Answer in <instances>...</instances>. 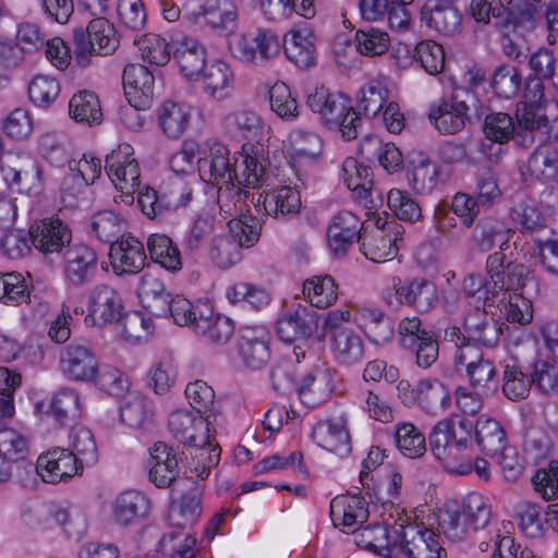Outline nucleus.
Masks as SVG:
<instances>
[{
  "instance_id": "nucleus-51",
  "label": "nucleus",
  "mask_w": 558,
  "mask_h": 558,
  "mask_svg": "<svg viewBox=\"0 0 558 558\" xmlns=\"http://www.w3.org/2000/svg\"><path fill=\"white\" fill-rule=\"evenodd\" d=\"M69 113L76 122L87 125L99 124L102 121L100 101L95 93L88 90H81L72 96Z\"/></svg>"
},
{
  "instance_id": "nucleus-19",
  "label": "nucleus",
  "mask_w": 558,
  "mask_h": 558,
  "mask_svg": "<svg viewBox=\"0 0 558 558\" xmlns=\"http://www.w3.org/2000/svg\"><path fill=\"white\" fill-rule=\"evenodd\" d=\"M335 369L325 363L314 364L296 388L302 403L315 408L327 401L335 390Z\"/></svg>"
},
{
  "instance_id": "nucleus-9",
  "label": "nucleus",
  "mask_w": 558,
  "mask_h": 558,
  "mask_svg": "<svg viewBox=\"0 0 558 558\" xmlns=\"http://www.w3.org/2000/svg\"><path fill=\"white\" fill-rule=\"evenodd\" d=\"M441 551L439 536L433 530L400 524L396 558H439Z\"/></svg>"
},
{
  "instance_id": "nucleus-59",
  "label": "nucleus",
  "mask_w": 558,
  "mask_h": 558,
  "mask_svg": "<svg viewBox=\"0 0 558 558\" xmlns=\"http://www.w3.org/2000/svg\"><path fill=\"white\" fill-rule=\"evenodd\" d=\"M225 130L234 137L256 140L262 133L259 117L250 110H238L227 114L222 120Z\"/></svg>"
},
{
  "instance_id": "nucleus-52",
  "label": "nucleus",
  "mask_w": 558,
  "mask_h": 558,
  "mask_svg": "<svg viewBox=\"0 0 558 558\" xmlns=\"http://www.w3.org/2000/svg\"><path fill=\"white\" fill-rule=\"evenodd\" d=\"M303 294L312 306L325 308L338 298V284L329 275L314 276L303 283Z\"/></svg>"
},
{
  "instance_id": "nucleus-23",
  "label": "nucleus",
  "mask_w": 558,
  "mask_h": 558,
  "mask_svg": "<svg viewBox=\"0 0 558 558\" xmlns=\"http://www.w3.org/2000/svg\"><path fill=\"white\" fill-rule=\"evenodd\" d=\"M393 288L398 304L411 306L421 313L429 312L438 301L435 283L423 277L404 282L400 278H393Z\"/></svg>"
},
{
  "instance_id": "nucleus-3",
  "label": "nucleus",
  "mask_w": 558,
  "mask_h": 558,
  "mask_svg": "<svg viewBox=\"0 0 558 558\" xmlns=\"http://www.w3.org/2000/svg\"><path fill=\"white\" fill-rule=\"evenodd\" d=\"M350 317L349 311H333L326 316L324 326L336 360L345 365L361 362L364 355L361 337L347 325Z\"/></svg>"
},
{
  "instance_id": "nucleus-7",
  "label": "nucleus",
  "mask_w": 558,
  "mask_h": 558,
  "mask_svg": "<svg viewBox=\"0 0 558 558\" xmlns=\"http://www.w3.org/2000/svg\"><path fill=\"white\" fill-rule=\"evenodd\" d=\"M45 158L54 166L69 163L70 174L63 179L62 192L64 195L74 197L83 187L94 183L95 179L101 172V161L98 158L83 155L78 160H68V156L61 147H52L49 153H45Z\"/></svg>"
},
{
  "instance_id": "nucleus-26",
  "label": "nucleus",
  "mask_w": 558,
  "mask_h": 558,
  "mask_svg": "<svg viewBox=\"0 0 558 558\" xmlns=\"http://www.w3.org/2000/svg\"><path fill=\"white\" fill-rule=\"evenodd\" d=\"M123 304L119 292L109 284H98L89 291L88 315L93 324H112L122 317Z\"/></svg>"
},
{
  "instance_id": "nucleus-11",
  "label": "nucleus",
  "mask_w": 558,
  "mask_h": 558,
  "mask_svg": "<svg viewBox=\"0 0 558 558\" xmlns=\"http://www.w3.org/2000/svg\"><path fill=\"white\" fill-rule=\"evenodd\" d=\"M63 276L68 284L81 288L89 284L97 272L95 250L84 243H73L63 252Z\"/></svg>"
},
{
  "instance_id": "nucleus-33",
  "label": "nucleus",
  "mask_w": 558,
  "mask_h": 558,
  "mask_svg": "<svg viewBox=\"0 0 558 558\" xmlns=\"http://www.w3.org/2000/svg\"><path fill=\"white\" fill-rule=\"evenodd\" d=\"M469 109L464 100L456 97L450 100L440 99L430 105L428 119L440 133L454 134L464 128Z\"/></svg>"
},
{
  "instance_id": "nucleus-50",
  "label": "nucleus",
  "mask_w": 558,
  "mask_h": 558,
  "mask_svg": "<svg viewBox=\"0 0 558 558\" xmlns=\"http://www.w3.org/2000/svg\"><path fill=\"white\" fill-rule=\"evenodd\" d=\"M530 173L543 182H558V148L541 145L527 160Z\"/></svg>"
},
{
  "instance_id": "nucleus-57",
  "label": "nucleus",
  "mask_w": 558,
  "mask_h": 558,
  "mask_svg": "<svg viewBox=\"0 0 558 558\" xmlns=\"http://www.w3.org/2000/svg\"><path fill=\"white\" fill-rule=\"evenodd\" d=\"M49 414L61 425L75 422L82 414L78 393L69 388L57 391L51 399Z\"/></svg>"
},
{
  "instance_id": "nucleus-31",
  "label": "nucleus",
  "mask_w": 558,
  "mask_h": 558,
  "mask_svg": "<svg viewBox=\"0 0 558 558\" xmlns=\"http://www.w3.org/2000/svg\"><path fill=\"white\" fill-rule=\"evenodd\" d=\"M505 323L495 319L485 310L475 307L463 319L464 331L471 338V342L485 348H496L504 333Z\"/></svg>"
},
{
  "instance_id": "nucleus-16",
  "label": "nucleus",
  "mask_w": 558,
  "mask_h": 558,
  "mask_svg": "<svg viewBox=\"0 0 558 558\" xmlns=\"http://www.w3.org/2000/svg\"><path fill=\"white\" fill-rule=\"evenodd\" d=\"M28 233L35 248L45 255L63 254L66 246L72 244V232L59 218L50 217L35 221Z\"/></svg>"
},
{
  "instance_id": "nucleus-56",
  "label": "nucleus",
  "mask_w": 558,
  "mask_h": 558,
  "mask_svg": "<svg viewBox=\"0 0 558 558\" xmlns=\"http://www.w3.org/2000/svg\"><path fill=\"white\" fill-rule=\"evenodd\" d=\"M369 340L376 344L388 343L395 335L392 319L378 308H363L360 313Z\"/></svg>"
},
{
  "instance_id": "nucleus-39",
  "label": "nucleus",
  "mask_w": 558,
  "mask_h": 558,
  "mask_svg": "<svg viewBox=\"0 0 558 558\" xmlns=\"http://www.w3.org/2000/svg\"><path fill=\"white\" fill-rule=\"evenodd\" d=\"M312 438L319 447L340 458L351 452L349 432L340 421H319L313 428Z\"/></svg>"
},
{
  "instance_id": "nucleus-38",
  "label": "nucleus",
  "mask_w": 558,
  "mask_h": 558,
  "mask_svg": "<svg viewBox=\"0 0 558 558\" xmlns=\"http://www.w3.org/2000/svg\"><path fill=\"white\" fill-rule=\"evenodd\" d=\"M202 512V492L197 486H193L180 497L172 499L168 521L171 526L184 530L193 526Z\"/></svg>"
},
{
  "instance_id": "nucleus-41",
  "label": "nucleus",
  "mask_w": 558,
  "mask_h": 558,
  "mask_svg": "<svg viewBox=\"0 0 558 558\" xmlns=\"http://www.w3.org/2000/svg\"><path fill=\"white\" fill-rule=\"evenodd\" d=\"M511 230L506 223L494 217L482 218L473 228L472 240L481 252H489L496 246L508 250Z\"/></svg>"
},
{
  "instance_id": "nucleus-14",
  "label": "nucleus",
  "mask_w": 558,
  "mask_h": 558,
  "mask_svg": "<svg viewBox=\"0 0 558 558\" xmlns=\"http://www.w3.org/2000/svg\"><path fill=\"white\" fill-rule=\"evenodd\" d=\"M367 226L352 211L340 210L330 220L327 228V241L331 252L344 256L355 241L362 242Z\"/></svg>"
},
{
  "instance_id": "nucleus-43",
  "label": "nucleus",
  "mask_w": 558,
  "mask_h": 558,
  "mask_svg": "<svg viewBox=\"0 0 558 558\" xmlns=\"http://www.w3.org/2000/svg\"><path fill=\"white\" fill-rule=\"evenodd\" d=\"M206 49L194 38H183L173 51V58L178 63L182 75L190 80H198L206 68Z\"/></svg>"
},
{
  "instance_id": "nucleus-27",
  "label": "nucleus",
  "mask_w": 558,
  "mask_h": 558,
  "mask_svg": "<svg viewBox=\"0 0 558 558\" xmlns=\"http://www.w3.org/2000/svg\"><path fill=\"white\" fill-rule=\"evenodd\" d=\"M319 315L311 306L299 304L277 322V333L284 342L308 339L318 328Z\"/></svg>"
},
{
  "instance_id": "nucleus-55",
  "label": "nucleus",
  "mask_w": 558,
  "mask_h": 558,
  "mask_svg": "<svg viewBox=\"0 0 558 558\" xmlns=\"http://www.w3.org/2000/svg\"><path fill=\"white\" fill-rule=\"evenodd\" d=\"M191 120L189 108L179 102L167 100L159 111V124L162 132L170 138H179L186 130Z\"/></svg>"
},
{
  "instance_id": "nucleus-8",
  "label": "nucleus",
  "mask_w": 558,
  "mask_h": 558,
  "mask_svg": "<svg viewBox=\"0 0 558 558\" xmlns=\"http://www.w3.org/2000/svg\"><path fill=\"white\" fill-rule=\"evenodd\" d=\"M454 366L465 368L469 385L480 393L494 395L498 390V376L492 360L485 359L477 347H466L453 357Z\"/></svg>"
},
{
  "instance_id": "nucleus-49",
  "label": "nucleus",
  "mask_w": 558,
  "mask_h": 558,
  "mask_svg": "<svg viewBox=\"0 0 558 558\" xmlns=\"http://www.w3.org/2000/svg\"><path fill=\"white\" fill-rule=\"evenodd\" d=\"M147 251L154 263L170 272H178L182 269V258L179 248L172 240L160 233L150 234L147 239Z\"/></svg>"
},
{
  "instance_id": "nucleus-5",
  "label": "nucleus",
  "mask_w": 558,
  "mask_h": 558,
  "mask_svg": "<svg viewBox=\"0 0 558 558\" xmlns=\"http://www.w3.org/2000/svg\"><path fill=\"white\" fill-rule=\"evenodd\" d=\"M4 181L21 193L38 195L45 184L44 172L38 161L27 154L9 153L0 163Z\"/></svg>"
},
{
  "instance_id": "nucleus-46",
  "label": "nucleus",
  "mask_w": 558,
  "mask_h": 558,
  "mask_svg": "<svg viewBox=\"0 0 558 558\" xmlns=\"http://www.w3.org/2000/svg\"><path fill=\"white\" fill-rule=\"evenodd\" d=\"M234 329L232 319L215 314L210 306H205L204 312H199V320L196 323L194 332L214 344H225L234 333Z\"/></svg>"
},
{
  "instance_id": "nucleus-30",
  "label": "nucleus",
  "mask_w": 558,
  "mask_h": 558,
  "mask_svg": "<svg viewBox=\"0 0 558 558\" xmlns=\"http://www.w3.org/2000/svg\"><path fill=\"white\" fill-rule=\"evenodd\" d=\"M368 504L359 495H339L330 501V518L336 527L350 533L367 521Z\"/></svg>"
},
{
  "instance_id": "nucleus-35",
  "label": "nucleus",
  "mask_w": 558,
  "mask_h": 558,
  "mask_svg": "<svg viewBox=\"0 0 558 558\" xmlns=\"http://www.w3.org/2000/svg\"><path fill=\"white\" fill-rule=\"evenodd\" d=\"M123 87L126 100L137 106H150L154 97L155 77L147 66L128 64L123 71Z\"/></svg>"
},
{
  "instance_id": "nucleus-48",
  "label": "nucleus",
  "mask_w": 558,
  "mask_h": 558,
  "mask_svg": "<svg viewBox=\"0 0 558 558\" xmlns=\"http://www.w3.org/2000/svg\"><path fill=\"white\" fill-rule=\"evenodd\" d=\"M142 304L151 314L158 317H166L167 303L171 295L166 290L165 283L151 274H145L141 277L137 289Z\"/></svg>"
},
{
  "instance_id": "nucleus-28",
  "label": "nucleus",
  "mask_w": 558,
  "mask_h": 558,
  "mask_svg": "<svg viewBox=\"0 0 558 558\" xmlns=\"http://www.w3.org/2000/svg\"><path fill=\"white\" fill-rule=\"evenodd\" d=\"M349 98L341 93H332L324 85L315 86L306 95V106L318 114L327 128H335L341 114L349 109Z\"/></svg>"
},
{
  "instance_id": "nucleus-54",
  "label": "nucleus",
  "mask_w": 558,
  "mask_h": 558,
  "mask_svg": "<svg viewBox=\"0 0 558 558\" xmlns=\"http://www.w3.org/2000/svg\"><path fill=\"white\" fill-rule=\"evenodd\" d=\"M459 508L474 532L486 529L493 519L492 505L488 498L480 493L468 494Z\"/></svg>"
},
{
  "instance_id": "nucleus-29",
  "label": "nucleus",
  "mask_w": 558,
  "mask_h": 558,
  "mask_svg": "<svg viewBox=\"0 0 558 558\" xmlns=\"http://www.w3.org/2000/svg\"><path fill=\"white\" fill-rule=\"evenodd\" d=\"M238 153L230 155L228 147L219 142H214L208 147V154L198 160L199 170L208 172V180L213 184L230 183L236 178Z\"/></svg>"
},
{
  "instance_id": "nucleus-34",
  "label": "nucleus",
  "mask_w": 558,
  "mask_h": 558,
  "mask_svg": "<svg viewBox=\"0 0 558 558\" xmlns=\"http://www.w3.org/2000/svg\"><path fill=\"white\" fill-rule=\"evenodd\" d=\"M530 276L531 271L525 265L518 262L507 263L494 279L488 280L485 303L494 305L500 295L502 296L500 301H502L508 292L517 293L522 290Z\"/></svg>"
},
{
  "instance_id": "nucleus-36",
  "label": "nucleus",
  "mask_w": 558,
  "mask_h": 558,
  "mask_svg": "<svg viewBox=\"0 0 558 558\" xmlns=\"http://www.w3.org/2000/svg\"><path fill=\"white\" fill-rule=\"evenodd\" d=\"M151 509L150 499L135 489L119 494L112 504L113 519L118 524L130 525L147 518Z\"/></svg>"
},
{
  "instance_id": "nucleus-60",
  "label": "nucleus",
  "mask_w": 558,
  "mask_h": 558,
  "mask_svg": "<svg viewBox=\"0 0 558 558\" xmlns=\"http://www.w3.org/2000/svg\"><path fill=\"white\" fill-rule=\"evenodd\" d=\"M395 442L398 450L408 458H420L426 451L424 434L412 423H398L395 426Z\"/></svg>"
},
{
  "instance_id": "nucleus-22",
  "label": "nucleus",
  "mask_w": 558,
  "mask_h": 558,
  "mask_svg": "<svg viewBox=\"0 0 558 558\" xmlns=\"http://www.w3.org/2000/svg\"><path fill=\"white\" fill-rule=\"evenodd\" d=\"M315 34L305 22L294 24L284 36L287 58L298 68L307 70L316 64Z\"/></svg>"
},
{
  "instance_id": "nucleus-63",
  "label": "nucleus",
  "mask_w": 558,
  "mask_h": 558,
  "mask_svg": "<svg viewBox=\"0 0 558 558\" xmlns=\"http://www.w3.org/2000/svg\"><path fill=\"white\" fill-rule=\"evenodd\" d=\"M236 178L234 181L244 187L256 189L262 185L265 173L264 159L256 153L254 155L238 153Z\"/></svg>"
},
{
  "instance_id": "nucleus-44",
  "label": "nucleus",
  "mask_w": 558,
  "mask_h": 558,
  "mask_svg": "<svg viewBox=\"0 0 558 558\" xmlns=\"http://www.w3.org/2000/svg\"><path fill=\"white\" fill-rule=\"evenodd\" d=\"M199 9L205 23L219 35L234 32L238 13L233 0H204Z\"/></svg>"
},
{
  "instance_id": "nucleus-15",
  "label": "nucleus",
  "mask_w": 558,
  "mask_h": 558,
  "mask_svg": "<svg viewBox=\"0 0 558 558\" xmlns=\"http://www.w3.org/2000/svg\"><path fill=\"white\" fill-rule=\"evenodd\" d=\"M536 5L527 0H497L495 27L513 35L531 31L536 24Z\"/></svg>"
},
{
  "instance_id": "nucleus-25",
  "label": "nucleus",
  "mask_w": 558,
  "mask_h": 558,
  "mask_svg": "<svg viewBox=\"0 0 558 558\" xmlns=\"http://www.w3.org/2000/svg\"><path fill=\"white\" fill-rule=\"evenodd\" d=\"M421 22L435 33L451 37L462 29V14L451 2L427 0L421 9Z\"/></svg>"
},
{
  "instance_id": "nucleus-40",
  "label": "nucleus",
  "mask_w": 558,
  "mask_h": 558,
  "mask_svg": "<svg viewBox=\"0 0 558 558\" xmlns=\"http://www.w3.org/2000/svg\"><path fill=\"white\" fill-rule=\"evenodd\" d=\"M260 204L267 215L277 219L293 217L302 207L299 190L289 185H281L262 194Z\"/></svg>"
},
{
  "instance_id": "nucleus-32",
  "label": "nucleus",
  "mask_w": 558,
  "mask_h": 558,
  "mask_svg": "<svg viewBox=\"0 0 558 558\" xmlns=\"http://www.w3.org/2000/svg\"><path fill=\"white\" fill-rule=\"evenodd\" d=\"M210 424L203 416L194 415L187 410L174 411L168 421L169 430L173 437L187 446L207 442Z\"/></svg>"
},
{
  "instance_id": "nucleus-62",
  "label": "nucleus",
  "mask_w": 558,
  "mask_h": 558,
  "mask_svg": "<svg viewBox=\"0 0 558 558\" xmlns=\"http://www.w3.org/2000/svg\"><path fill=\"white\" fill-rule=\"evenodd\" d=\"M120 416L121 421L131 428H142L147 423H150L153 408L150 402L144 397L130 393L121 404Z\"/></svg>"
},
{
  "instance_id": "nucleus-37",
  "label": "nucleus",
  "mask_w": 558,
  "mask_h": 558,
  "mask_svg": "<svg viewBox=\"0 0 558 558\" xmlns=\"http://www.w3.org/2000/svg\"><path fill=\"white\" fill-rule=\"evenodd\" d=\"M217 186V204L226 218L243 216L245 211H248V202L256 208L260 205L262 194L256 197L254 193L243 190L244 186L234 180Z\"/></svg>"
},
{
  "instance_id": "nucleus-53",
  "label": "nucleus",
  "mask_w": 558,
  "mask_h": 558,
  "mask_svg": "<svg viewBox=\"0 0 558 558\" xmlns=\"http://www.w3.org/2000/svg\"><path fill=\"white\" fill-rule=\"evenodd\" d=\"M532 385V375L522 371L521 365L514 357L505 360L502 375V391L510 400L524 399Z\"/></svg>"
},
{
  "instance_id": "nucleus-4",
  "label": "nucleus",
  "mask_w": 558,
  "mask_h": 558,
  "mask_svg": "<svg viewBox=\"0 0 558 558\" xmlns=\"http://www.w3.org/2000/svg\"><path fill=\"white\" fill-rule=\"evenodd\" d=\"M399 344L415 357L421 368L430 367L439 355V344L434 331L423 328L422 320L416 317H405L398 326Z\"/></svg>"
},
{
  "instance_id": "nucleus-13",
  "label": "nucleus",
  "mask_w": 558,
  "mask_h": 558,
  "mask_svg": "<svg viewBox=\"0 0 558 558\" xmlns=\"http://www.w3.org/2000/svg\"><path fill=\"white\" fill-rule=\"evenodd\" d=\"M280 47L279 36L271 29L265 28L243 34L236 43L239 58L256 65H263L275 58Z\"/></svg>"
},
{
  "instance_id": "nucleus-17",
  "label": "nucleus",
  "mask_w": 558,
  "mask_h": 558,
  "mask_svg": "<svg viewBox=\"0 0 558 558\" xmlns=\"http://www.w3.org/2000/svg\"><path fill=\"white\" fill-rule=\"evenodd\" d=\"M109 258L116 275H136L145 267L147 255L144 244L137 238L128 234L111 242Z\"/></svg>"
},
{
  "instance_id": "nucleus-47",
  "label": "nucleus",
  "mask_w": 558,
  "mask_h": 558,
  "mask_svg": "<svg viewBox=\"0 0 558 558\" xmlns=\"http://www.w3.org/2000/svg\"><path fill=\"white\" fill-rule=\"evenodd\" d=\"M475 441L483 453L496 457L507 447V435L497 420L482 415L475 422Z\"/></svg>"
},
{
  "instance_id": "nucleus-18",
  "label": "nucleus",
  "mask_w": 558,
  "mask_h": 558,
  "mask_svg": "<svg viewBox=\"0 0 558 558\" xmlns=\"http://www.w3.org/2000/svg\"><path fill=\"white\" fill-rule=\"evenodd\" d=\"M83 469L74 452L59 447L40 454L36 463L37 474L44 482L52 484L81 474Z\"/></svg>"
},
{
  "instance_id": "nucleus-2",
  "label": "nucleus",
  "mask_w": 558,
  "mask_h": 558,
  "mask_svg": "<svg viewBox=\"0 0 558 558\" xmlns=\"http://www.w3.org/2000/svg\"><path fill=\"white\" fill-rule=\"evenodd\" d=\"M119 47V37L112 23L105 17L92 20L86 29L73 32V49L76 62L86 66L93 54L109 56Z\"/></svg>"
},
{
  "instance_id": "nucleus-24",
  "label": "nucleus",
  "mask_w": 558,
  "mask_h": 558,
  "mask_svg": "<svg viewBox=\"0 0 558 558\" xmlns=\"http://www.w3.org/2000/svg\"><path fill=\"white\" fill-rule=\"evenodd\" d=\"M236 348L247 368L260 369L270 357L269 332L264 327L244 326L240 329Z\"/></svg>"
},
{
  "instance_id": "nucleus-45",
  "label": "nucleus",
  "mask_w": 558,
  "mask_h": 558,
  "mask_svg": "<svg viewBox=\"0 0 558 558\" xmlns=\"http://www.w3.org/2000/svg\"><path fill=\"white\" fill-rule=\"evenodd\" d=\"M204 92L211 98H227L234 86V75L230 65L222 60H214L201 74Z\"/></svg>"
},
{
  "instance_id": "nucleus-61",
  "label": "nucleus",
  "mask_w": 558,
  "mask_h": 558,
  "mask_svg": "<svg viewBox=\"0 0 558 558\" xmlns=\"http://www.w3.org/2000/svg\"><path fill=\"white\" fill-rule=\"evenodd\" d=\"M31 298V284L17 272H0V301L5 305L27 303Z\"/></svg>"
},
{
  "instance_id": "nucleus-1",
  "label": "nucleus",
  "mask_w": 558,
  "mask_h": 558,
  "mask_svg": "<svg viewBox=\"0 0 558 558\" xmlns=\"http://www.w3.org/2000/svg\"><path fill=\"white\" fill-rule=\"evenodd\" d=\"M475 423L454 414L434 425L428 435L429 449L449 473L466 475L472 472V460L463 452L471 447Z\"/></svg>"
},
{
  "instance_id": "nucleus-6",
  "label": "nucleus",
  "mask_w": 558,
  "mask_h": 558,
  "mask_svg": "<svg viewBox=\"0 0 558 558\" xmlns=\"http://www.w3.org/2000/svg\"><path fill=\"white\" fill-rule=\"evenodd\" d=\"M404 229L395 219L366 227L360 245L361 252L372 262L383 263L396 257Z\"/></svg>"
},
{
  "instance_id": "nucleus-10",
  "label": "nucleus",
  "mask_w": 558,
  "mask_h": 558,
  "mask_svg": "<svg viewBox=\"0 0 558 558\" xmlns=\"http://www.w3.org/2000/svg\"><path fill=\"white\" fill-rule=\"evenodd\" d=\"M105 171L121 192L130 194L140 189V166L129 144H121L107 155Z\"/></svg>"
},
{
  "instance_id": "nucleus-21",
  "label": "nucleus",
  "mask_w": 558,
  "mask_h": 558,
  "mask_svg": "<svg viewBox=\"0 0 558 558\" xmlns=\"http://www.w3.org/2000/svg\"><path fill=\"white\" fill-rule=\"evenodd\" d=\"M60 366L65 376L74 381H92L98 371V360L90 347L72 342L60 353Z\"/></svg>"
},
{
  "instance_id": "nucleus-58",
  "label": "nucleus",
  "mask_w": 558,
  "mask_h": 558,
  "mask_svg": "<svg viewBox=\"0 0 558 558\" xmlns=\"http://www.w3.org/2000/svg\"><path fill=\"white\" fill-rule=\"evenodd\" d=\"M185 396L191 407L201 414H206V421L214 423L219 410L215 401L214 389L204 380H195L187 384Z\"/></svg>"
},
{
  "instance_id": "nucleus-20",
  "label": "nucleus",
  "mask_w": 558,
  "mask_h": 558,
  "mask_svg": "<svg viewBox=\"0 0 558 558\" xmlns=\"http://www.w3.org/2000/svg\"><path fill=\"white\" fill-rule=\"evenodd\" d=\"M399 529V523L392 525L376 523L360 529L355 527L351 533L359 547L385 558H396Z\"/></svg>"
},
{
  "instance_id": "nucleus-42",
  "label": "nucleus",
  "mask_w": 558,
  "mask_h": 558,
  "mask_svg": "<svg viewBox=\"0 0 558 558\" xmlns=\"http://www.w3.org/2000/svg\"><path fill=\"white\" fill-rule=\"evenodd\" d=\"M413 395L420 407L429 414L446 412L451 404V396L447 386L437 378H423L417 381Z\"/></svg>"
},
{
  "instance_id": "nucleus-12",
  "label": "nucleus",
  "mask_w": 558,
  "mask_h": 558,
  "mask_svg": "<svg viewBox=\"0 0 558 558\" xmlns=\"http://www.w3.org/2000/svg\"><path fill=\"white\" fill-rule=\"evenodd\" d=\"M342 178L361 205L369 209L381 205L383 194L374 186L373 171L369 166L348 157L342 163Z\"/></svg>"
},
{
  "instance_id": "nucleus-64",
  "label": "nucleus",
  "mask_w": 558,
  "mask_h": 558,
  "mask_svg": "<svg viewBox=\"0 0 558 558\" xmlns=\"http://www.w3.org/2000/svg\"><path fill=\"white\" fill-rule=\"evenodd\" d=\"M165 213L186 207L193 199V187L181 178H172L160 186Z\"/></svg>"
}]
</instances>
